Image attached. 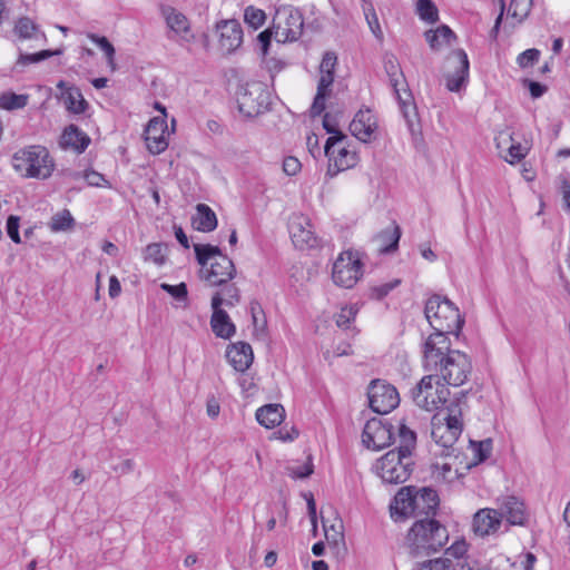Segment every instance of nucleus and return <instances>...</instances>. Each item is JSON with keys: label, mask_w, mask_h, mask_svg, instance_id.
<instances>
[{"label": "nucleus", "mask_w": 570, "mask_h": 570, "mask_svg": "<svg viewBox=\"0 0 570 570\" xmlns=\"http://www.w3.org/2000/svg\"><path fill=\"white\" fill-rule=\"evenodd\" d=\"M394 430L391 422L373 417L364 426L362 441L367 449L382 450L392 444Z\"/></svg>", "instance_id": "2eb2a0df"}, {"label": "nucleus", "mask_w": 570, "mask_h": 570, "mask_svg": "<svg viewBox=\"0 0 570 570\" xmlns=\"http://www.w3.org/2000/svg\"><path fill=\"white\" fill-rule=\"evenodd\" d=\"M498 509L497 513L499 514L500 522L503 518L510 524L513 525H523L527 520L525 507L522 501H520L517 497L507 495L498 499Z\"/></svg>", "instance_id": "412c9836"}, {"label": "nucleus", "mask_w": 570, "mask_h": 570, "mask_svg": "<svg viewBox=\"0 0 570 570\" xmlns=\"http://www.w3.org/2000/svg\"><path fill=\"white\" fill-rule=\"evenodd\" d=\"M465 552L466 543L464 541H456L449 549H446L445 554L454 557L456 561H462L461 558Z\"/></svg>", "instance_id": "e2e57ef3"}, {"label": "nucleus", "mask_w": 570, "mask_h": 570, "mask_svg": "<svg viewBox=\"0 0 570 570\" xmlns=\"http://www.w3.org/2000/svg\"><path fill=\"white\" fill-rule=\"evenodd\" d=\"M471 445L473 448L476 462L481 463L484 462L492 452V440L485 439L479 442L471 441Z\"/></svg>", "instance_id": "8fccbe9b"}, {"label": "nucleus", "mask_w": 570, "mask_h": 570, "mask_svg": "<svg viewBox=\"0 0 570 570\" xmlns=\"http://www.w3.org/2000/svg\"><path fill=\"white\" fill-rule=\"evenodd\" d=\"M75 219L68 209H63L55 214L51 218L49 227L52 232L67 230L72 227Z\"/></svg>", "instance_id": "a18cd8bd"}, {"label": "nucleus", "mask_w": 570, "mask_h": 570, "mask_svg": "<svg viewBox=\"0 0 570 570\" xmlns=\"http://www.w3.org/2000/svg\"><path fill=\"white\" fill-rule=\"evenodd\" d=\"M323 528L327 544L337 553L345 551L346 546L343 533V522L337 520L335 523L327 525V523L323 521Z\"/></svg>", "instance_id": "c756f323"}, {"label": "nucleus", "mask_w": 570, "mask_h": 570, "mask_svg": "<svg viewBox=\"0 0 570 570\" xmlns=\"http://www.w3.org/2000/svg\"><path fill=\"white\" fill-rule=\"evenodd\" d=\"M416 9L423 21L434 23L439 20V11L432 0H417Z\"/></svg>", "instance_id": "c03bdc74"}, {"label": "nucleus", "mask_w": 570, "mask_h": 570, "mask_svg": "<svg viewBox=\"0 0 570 570\" xmlns=\"http://www.w3.org/2000/svg\"><path fill=\"white\" fill-rule=\"evenodd\" d=\"M19 223L20 218L14 215H10L7 219V234L11 238V240L16 244L21 243L20 234H19Z\"/></svg>", "instance_id": "13d9d810"}, {"label": "nucleus", "mask_w": 570, "mask_h": 570, "mask_svg": "<svg viewBox=\"0 0 570 570\" xmlns=\"http://www.w3.org/2000/svg\"><path fill=\"white\" fill-rule=\"evenodd\" d=\"M213 296H218L220 299V306L225 304L226 306H235L240 301L239 289L235 284H228L222 286L220 291L214 293Z\"/></svg>", "instance_id": "ea45409f"}, {"label": "nucleus", "mask_w": 570, "mask_h": 570, "mask_svg": "<svg viewBox=\"0 0 570 570\" xmlns=\"http://www.w3.org/2000/svg\"><path fill=\"white\" fill-rule=\"evenodd\" d=\"M417 570H454L453 561L449 558H436L417 564Z\"/></svg>", "instance_id": "09e8293b"}, {"label": "nucleus", "mask_w": 570, "mask_h": 570, "mask_svg": "<svg viewBox=\"0 0 570 570\" xmlns=\"http://www.w3.org/2000/svg\"><path fill=\"white\" fill-rule=\"evenodd\" d=\"M377 129V120L368 108L360 109L350 124L351 134L362 142H370Z\"/></svg>", "instance_id": "4be33fe9"}, {"label": "nucleus", "mask_w": 570, "mask_h": 570, "mask_svg": "<svg viewBox=\"0 0 570 570\" xmlns=\"http://www.w3.org/2000/svg\"><path fill=\"white\" fill-rule=\"evenodd\" d=\"M540 57V51L538 49H527L525 51L521 52L518 58V65L521 68H528L530 66H533Z\"/></svg>", "instance_id": "6e6d98bb"}, {"label": "nucleus", "mask_w": 570, "mask_h": 570, "mask_svg": "<svg viewBox=\"0 0 570 570\" xmlns=\"http://www.w3.org/2000/svg\"><path fill=\"white\" fill-rule=\"evenodd\" d=\"M168 127L165 118L154 117L145 129V141L148 150L158 155L168 147Z\"/></svg>", "instance_id": "a211bd4d"}, {"label": "nucleus", "mask_w": 570, "mask_h": 570, "mask_svg": "<svg viewBox=\"0 0 570 570\" xmlns=\"http://www.w3.org/2000/svg\"><path fill=\"white\" fill-rule=\"evenodd\" d=\"M145 259L157 265H163L165 263V254L161 244H149L145 249Z\"/></svg>", "instance_id": "603ef678"}, {"label": "nucleus", "mask_w": 570, "mask_h": 570, "mask_svg": "<svg viewBox=\"0 0 570 570\" xmlns=\"http://www.w3.org/2000/svg\"><path fill=\"white\" fill-rule=\"evenodd\" d=\"M226 357L237 372L244 373L254 361L253 348L246 342H237L228 346Z\"/></svg>", "instance_id": "b1692460"}, {"label": "nucleus", "mask_w": 570, "mask_h": 570, "mask_svg": "<svg viewBox=\"0 0 570 570\" xmlns=\"http://www.w3.org/2000/svg\"><path fill=\"white\" fill-rule=\"evenodd\" d=\"M425 39L431 49L439 50L444 45H451L456 39V36L450 27L442 24L436 30H428Z\"/></svg>", "instance_id": "7c9ffc66"}, {"label": "nucleus", "mask_w": 570, "mask_h": 570, "mask_svg": "<svg viewBox=\"0 0 570 570\" xmlns=\"http://www.w3.org/2000/svg\"><path fill=\"white\" fill-rule=\"evenodd\" d=\"M528 88L533 98H539L547 91V86L532 80L528 81Z\"/></svg>", "instance_id": "338daca9"}, {"label": "nucleus", "mask_w": 570, "mask_h": 570, "mask_svg": "<svg viewBox=\"0 0 570 570\" xmlns=\"http://www.w3.org/2000/svg\"><path fill=\"white\" fill-rule=\"evenodd\" d=\"M400 284H401V279L395 278L391 282H387V283H384V284H381L377 286H372L370 288V297L380 301V299L384 298L385 296H387L389 293L391 291H393L395 287H397Z\"/></svg>", "instance_id": "3c124183"}, {"label": "nucleus", "mask_w": 570, "mask_h": 570, "mask_svg": "<svg viewBox=\"0 0 570 570\" xmlns=\"http://www.w3.org/2000/svg\"><path fill=\"white\" fill-rule=\"evenodd\" d=\"M108 291H109V296L111 298H115L120 294L121 286L116 276H111L109 278V289Z\"/></svg>", "instance_id": "774afa93"}, {"label": "nucleus", "mask_w": 570, "mask_h": 570, "mask_svg": "<svg viewBox=\"0 0 570 570\" xmlns=\"http://www.w3.org/2000/svg\"><path fill=\"white\" fill-rule=\"evenodd\" d=\"M266 18L265 11L254 6H248L244 11L245 22L255 30L264 26Z\"/></svg>", "instance_id": "49530a36"}, {"label": "nucleus", "mask_w": 570, "mask_h": 570, "mask_svg": "<svg viewBox=\"0 0 570 570\" xmlns=\"http://www.w3.org/2000/svg\"><path fill=\"white\" fill-rule=\"evenodd\" d=\"M63 98L67 110L72 114H83L89 107L80 89L77 87H69L63 94Z\"/></svg>", "instance_id": "72a5a7b5"}, {"label": "nucleus", "mask_w": 570, "mask_h": 570, "mask_svg": "<svg viewBox=\"0 0 570 570\" xmlns=\"http://www.w3.org/2000/svg\"><path fill=\"white\" fill-rule=\"evenodd\" d=\"M88 38L92 42H95L105 52L107 60H108V65L110 66V68L112 70H115V68H116V65H115L116 50H115V47L112 46V43L106 37H100L95 33L88 35Z\"/></svg>", "instance_id": "de8ad7c7"}, {"label": "nucleus", "mask_w": 570, "mask_h": 570, "mask_svg": "<svg viewBox=\"0 0 570 570\" xmlns=\"http://www.w3.org/2000/svg\"><path fill=\"white\" fill-rule=\"evenodd\" d=\"M365 17H366V21H367L368 27L372 30V32L375 35L376 38L381 39L382 38V30H381V27H380V23H379V19H377V16H376L374 9L371 8L365 13Z\"/></svg>", "instance_id": "680f3d73"}, {"label": "nucleus", "mask_w": 570, "mask_h": 570, "mask_svg": "<svg viewBox=\"0 0 570 570\" xmlns=\"http://www.w3.org/2000/svg\"><path fill=\"white\" fill-rule=\"evenodd\" d=\"M220 49L227 53L235 51L243 42V29L235 19L222 20L216 23Z\"/></svg>", "instance_id": "6ab92c4d"}, {"label": "nucleus", "mask_w": 570, "mask_h": 570, "mask_svg": "<svg viewBox=\"0 0 570 570\" xmlns=\"http://www.w3.org/2000/svg\"><path fill=\"white\" fill-rule=\"evenodd\" d=\"M440 500L435 490L413 485L404 487L395 494L391 503L392 517L434 518Z\"/></svg>", "instance_id": "7ed1b4c3"}, {"label": "nucleus", "mask_w": 570, "mask_h": 570, "mask_svg": "<svg viewBox=\"0 0 570 570\" xmlns=\"http://www.w3.org/2000/svg\"><path fill=\"white\" fill-rule=\"evenodd\" d=\"M272 27L274 29V39L277 42H294L303 32V13L292 4H282L275 9Z\"/></svg>", "instance_id": "0eeeda50"}, {"label": "nucleus", "mask_w": 570, "mask_h": 570, "mask_svg": "<svg viewBox=\"0 0 570 570\" xmlns=\"http://www.w3.org/2000/svg\"><path fill=\"white\" fill-rule=\"evenodd\" d=\"M449 411L445 423L434 425L431 433L435 443L443 448L441 454L444 455L450 454V449L453 448L462 433L461 410L459 405L452 404Z\"/></svg>", "instance_id": "f8f14e48"}, {"label": "nucleus", "mask_w": 570, "mask_h": 570, "mask_svg": "<svg viewBox=\"0 0 570 570\" xmlns=\"http://www.w3.org/2000/svg\"><path fill=\"white\" fill-rule=\"evenodd\" d=\"M449 541V532L435 518L415 520L405 538V549L413 559L440 551Z\"/></svg>", "instance_id": "f03ea898"}, {"label": "nucleus", "mask_w": 570, "mask_h": 570, "mask_svg": "<svg viewBox=\"0 0 570 570\" xmlns=\"http://www.w3.org/2000/svg\"><path fill=\"white\" fill-rule=\"evenodd\" d=\"M400 237L401 229L396 224H393L391 228H386L376 235L377 250L384 254L394 252L399 246Z\"/></svg>", "instance_id": "c85d7f7f"}, {"label": "nucleus", "mask_w": 570, "mask_h": 570, "mask_svg": "<svg viewBox=\"0 0 570 570\" xmlns=\"http://www.w3.org/2000/svg\"><path fill=\"white\" fill-rule=\"evenodd\" d=\"M288 475L293 479H304L309 476L314 471V465L312 463V458L308 456V460L303 465L297 466H289L288 469Z\"/></svg>", "instance_id": "5fc2aeb1"}, {"label": "nucleus", "mask_w": 570, "mask_h": 570, "mask_svg": "<svg viewBox=\"0 0 570 570\" xmlns=\"http://www.w3.org/2000/svg\"><path fill=\"white\" fill-rule=\"evenodd\" d=\"M62 53V50L61 49H56V50H41L39 52H36V53H22L20 52L19 55V58L16 62V66L14 68L19 70V67H26L30 63H38L42 60H46L52 56H58V55H61Z\"/></svg>", "instance_id": "e433bc0d"}, {"label": "nucleus", "mask_w": 570, "mask_h": 570, "mask_svg": "<svg viewBox=\"0 0 570 570\" xmlns=\"http://www.w3.org/2000/svg\"><path fill=\"white\" fill-rule=\"evenodd\" d=\"M16 171L27 178L47 179L55 170V161L49 150L40 145L19 149L12 156Z\"/></svg>", "instance_id": "423d86ee"}, {"label": "nucleus", "mask_w": 570, "mask_h": 570, "mask_svg": "<svg viewBox=\"0 0 570 570\" xmlns=\"http://www.w3.org/2000/svg\"><path fill=\"white\" fill-rule=\"evenodd\" d=\"M213 314L210 318L212 331L217 337L230 338L236 331L235 325L230 321L226 311L220 307V299L218 296L212 297Z\"/></svg>", "instance_id": "5701e85b"}, {"label": "nucleus", "mask_w": 570, "mask_h": 570, "mask_svg": "<svg viewBox=\"0 0 570 570\" xmlns=\"http://www.w3.org/2000/svg\"><path fill=\"white\" fill-rule=\"evenodd\" d=\"M285 410L281 404H266L256 411L257 422L266 429H273L284 420Z\"/></svg>", "instance_id": "bb28decb"}, {"label": "nucleus", "mask_w": 570, "mask_h": 570, "mask_svg": "<svg viewBox=\"0 0 570 570\" xmlns=\"http://www.w3.org/2000/svg\"><path fill=\"white\" fill-rule=\"evenodd\" d=\"M384 70L389 77L390 85L399 101L400 108L406 119H409V108L413 107V97L407 87L401 66L394 55L384 56Z\"/></svg>", "instance_id": "9b49d317"}, {"label": "nucleus", "mask_w": 570, "mask_h": 570, "mask_svg": "<svg viewBox=\"0 0 570 570\" xmlns=\"http://www.w3.org/2000/svg\"><path fill=\"white\" fill-rule=\"evenodd\" d=\"M14 32L21 39H37L39 36L45 38V35L39 32L38 26L28 17H22L17 21Z\"/></svg>", "instance_id": "4c0bfd02"}, {"label": "nucleus", "mask_w": 570, "mask_h": 570, "mask_svg": "<svg viewBox=\"0 0 570 570\" xmlns=\"http://www.w3.org/2000/svg\"><path fill=\"white\" fill-rule=\"evenodd\" d=\"M134 469L135 462L131 459H126L121 461L119 464L112 466V470L121 475L132 472Z\"/></svg>", "instance_id": "69168bd1"}, {"label": "nucleus", "mask_w": 570, "mask_h": 570, "mask_svg": "<svg viewBox=\"0 0 570 570\" xmlns=\"http://www.w3.org/2000/svg\"><path fill=\"white\" fill-rule=\"evenodd\" d=\"M362 275V263L357 255L352 250L340 254L333 264L332 278L338 286L351 288Z\"/></svg>", "instance_id": "ddd939ff"}, {"label": "nucleus", "mask_w": 570, "mask_h": 570, "mask_svg": "<svg viewBox=\"0 0 570 570\" xmlns=\"http://www.w3.org/2000/svg\"><path fill=\"white\" fill-rule=\"evenodd\" d=\"M414 461L411 455L391 450L376 462V470L383 482L399 484L405 482L412 471Z\"/></svg>", "instance_id": "1a4fd4ad"}, {"label": "nucleus", "mask_w": 570, "mask_h": 570, "mask_svg": "<svg viewBox=\"0 0 570 570\" xmlns=\"http://www.w3.org/2000/svg\"><path fill=\"white\" fill-rule=\"evenodd\" d=\"M449 70L444 77L449 91L459 92L469 79V59L463 49H456L450 53L446 60Z\"/></svg>", "instance_id": "dca6fc26"}, {"label": "nucleus", "mask_w": 570, "mask_h": 570, "mask_svg": "<svg viewBox=\"0 0 570 570\" xmlns=\"http://www.w3.org/2000/svg\"><path fill=\"white\" fill-rule=\"evenodd\" d=\"M397 432L400 444L395 451L402 452L404 455L412 456V451L416 445V433L409 429L404 423H399Z\"/></svg>", "instance_id": "f704fd0d"}, {"label": "nucleus", "mask_w": 570, "mask_h": 570, "mask_svg": "<svg viewBox=\"0 0 570 570\" xmlns=\"http://www.w3.org/2000/svg\"><path fill=\"white\" fill-rule=\"evenodd\" d=\"M83 178L86 179L89 186L94 187H100L106 181L104 175L95 170H86L83 173Z\"/></svg>", "instance_id": "0e129e2a"}, {"label": "nucleus", "mask_w": 570, "mask_h": 570, "mask_svg": "<svg viewBox=\"0 0 570 570\" xmlns=\"http://www.w3.org/2000/svg\"><path fill=\"white\" fill-rule=\"evenodd\" d=\"M499 514L495 509H481L473 518L472 528L475 534L485 537L494 533L500 528Z\"/></svg>", "instance_id": "a878e982"}, {"label": "nucleus", "mask_w": 570, "mask_h": 570, "mask_svg": "<svg viewBox=\"0 0 570 570\" xmlns=\"http://www.w3.org/2000/svg\"><path fill=\"white\" fill-rule=\"evenodd\" d=\"M450 395L449 387L441 382V379L429 373L423 376L416 386L412 390L414 403L429 412L440 409L448 401Z\"/></svg>", "instance_id": "6e6552de"}, {"label": "nucleus", "mask_w": 570, "mask_h": 570, "mask_svg": "<svg viewBox=\"0 0 570 570\" xmlns=\"http://www.w3.org/2000/svg\"><path fill=\"white\" fill-rule=\"evenodd\" d=\"M532 0H511L508 13L521 23L530 13Z\"/></svg>", "instance_id": "37998d69"}, {"label": "nucleus", "mask_w": 570, "mask_h": 570, "mask_svg": "<svg viewBox=\"0 0 570 570\" xmlns=\"http://www.w3.org/2000/svg\"><path fill=\"white\" fill-rule=\"evenodd\" d=\"M367 397L370 407L379 414L391 412L400 402L396 389L381 380H373L370 383Z\"/></svg>", "instance_id": "4468645a"}, {"label": "nucleus", "mask_w": 570, "mask_h": 570, "mask_svg": "<svg viewBox=\"0 0 570 570\" xmlns=\"http://www.w3.org/2000/svg\"><path fill=\"white\" fill-rule=\"evenodd\" d=\"M161 16L165 19L169 31L174 33L179 45L191 43L195 41V35L191 31L188 18L177 9L170 6L161 8Z\"/></svg>", "instance_id": "f3484780"}, {"label": "nucleus", "mask_w": 570, "mask_h": 570, "mask_svg": "<svg viewBox=\"0 0 570 570\" xmlns=\"http://www.w3.org/2000/svg\"><path fill=\"white\" fill-rule=\"evenodd\" d=\"M160 288L171 295L177 301H186L188 296L187 285L185 283H179L177 285H170L167 283H161Z\"/></svg>", "instance_id": "864d4df0"}, {"label": "nucleus", "mask_w": 570, "mask_h": 570, "mask_svg": "<svg viewBox=\"0 0 570 570\" xmlns=\"http://www.w3.org/2000/svg\"><path fill=\"white\" fill-rule=\"evenodd\" d=\"M289 234L293 244L299 249L311 248L317 245L311 222L305 216H295L291 219Z\"/></svg>", "instance_id": "aec40b11"}, {"label": "nucleus", "mask_w": 570, "mask_h": 570, "mask_svg": "<svg viewBox=\"0 0 570 570\" xmlns=\"http://www.w3.org/2000/svg\"><path fill=\"white\" fill-rule=\"evenodd\" d=\"M425 317L432 328L433 334L446 336V334L458 335L461 331L464 320L459 308L446 297L432 295L425 303Z\"/></svg>", "instance_id": "39448f33"}, {"label": "nucleus", "mask_w": 570, "mask_h": 570, "mask_svg": "<svg viewBox=\"0 0 570 570\" xmlns=\"http://www.w3.org/2000/svg\"><path fill=\"white\" fill-rule=\"evenodd\" d=\"M194 252L200 265L199 276L210 286H223L236 275L233 261L218 246L195 244Z\"/></svg>", "instance_id": "20e7f679"}, {"label": "nucleus", "mask_w": 570, "mask_h": 570, "mask_svg": "<svg viewBox=\"0 0 570 570\" xmlns=\"http://www.w3.org/2000/svg\"><path fill=\"white\" fill-rule=\"evenodd\" d=\"M338 171L354 167L357 163V156L355 151H351L345 146L340 147L337 150L334 148L332 159Z\"/></svg>", "instance_id": "c9c22d12"}, {"label": "nucleus", "mask_w": 570, "mask_h": 570, "mask_svg": "<svg viewBox=\"0 0 570 570\" xmlns=\"http://www.w3.org/2000/svg\"><path fill=\"white\" fill-rule=\"evenodd\" d=\"M237 104L240 114L253 118L268 110L271 94L261 81L247 82L238 92Z\"/></svg>", "instance_id": "9d476101"}, {"label": "nucleus", "mask_w": 570, "mask_h": 570, "mask_svg": "<svg viewBox=\"0 0 570 570\" xmlns=\"http://www.w3.org/2000/svg\"><path fill=\"white\" fill-rule=\"evenodd\" d=\"M272 38H274V29L272 24L257 36V42L261 46V50L264 56L268 53Z\"/></svg>", "instance_id": "bf43d9fd"}, {"label": "nucleus", "mask_w": 570, "mask_h": 570, "mask_svg": "<svg viewBox=\"0 0 570 570\" xmlns=\"http://www.w3.org/2000/svg\"><path fill=\"white\" fill-rule=\"evenodd\" d=\"M193 226L195 229L209 233L217 227V217L215 212L206 204H198L196 215L193 217Z\"/></svg>", "instance_id": "cd10ccee"}, {"label": "nucleus", "mask_w": 570, "mask_h": 570, "mask_svg": "<svg viewBox=\"0 0 570 570\" xmlns=\"http://www.w3.org/2000/svg\"><path fill=\"white\" fill-rule=\"evenodd\" d=\"M28 95H17L14 92H3L0 96V108L6 110L21 109L28 104Z\"/></svg>", "instance_id": "79ce46f5"}, {"label": "nucleus", "mask_w": 570, "mask_h": 570, "mask_svg": "<svg viewBox=\"0 0 570 570\" xmlns=\"http://www.w3.org/2000/svg\"><path fill=\"white\" fill-rule=\"evenodd\" d=\"M337 62V57L334 52H326L320 65V80L326 79L328 81V88H331L334 81V70Z\"/></svg>", "instance_id": "a19ab883"}, {"label": "nucleus", "mask_w": 570, "mask_h": 570, "mask_svg": "<svg viewBox=\"0 0 570 570\" xmlns=\"http://www.w3.org/2000/svg\"><path fill=\"white\" fill-rule=\"evenodd\" d=\"M356 309L353 306L343 307L336 315V325L342 328H347L351 322L355 318Z\"/></svg>", "instance_id": "4d7b16f0"}, {"label": "nucleus", "mask_w": 570, "mask_h": 570, "mask_svg": "<svg viewBox=\"0 0 570 570\" xmlns=\"http://www.w3.org/2000/svg\"><path fill=\"white\" fill-rule=\"evenodd\" d=\"M90 137L79 129L76 125H69L62 131L59 146L67 150L72 149L78 154H82L90 145Z\"/></svg>", "instance_id": "393cba45"}, {"label": "nucleus", "mask_w": 570, "mask_h": 570, "mask_svg": "<svg viewBox=\"0 0 570 570\" xmlns=\"http://www.w3.org/2000/svg\"><path fill=\"white\" fill-rule=\"evenodd\" d=\"M450 346L448 336L431 334L424 343L423 367L436 374L446 386H460L468 380L472 364L466 354Z\"/></svg>", "instance_id": "f257e3e1"}, {"label": "nucleus", "mask_w": 570, "mask_h": 570, "mask_svg": "<svg viewBox=\"0 0 570 570\" xmlns=\"http://www.w3.org/2000/svg\"><path fill=\"white\" fill-rule=\"evenodd\" d=\"M497 147L501 148L502 145H507L511 141V145L508 147L509 159L505 158L510 164H514L523 159L528 153V148L521 146L520 142H514L513 138L510 134L501 132L497 138Z\"/></svg>", "instance_id": "473e14b6"}, {"label": "nucleus", "mask_w": 570, "mask_h": 570, "mask_svg": "<svg viewBox=\"0 0 570 570\" xmlns=\"http://www.w3.org/2000/svg\"><path fill=\"white\" fill-rule=\"evenodd\" d=\"M301 163L296 157H286L283 161V170L288 176H294L301 170Z\"/></svg>", "instance_id": "052dcab7"}, {"label": "nucleus", "mask_w": 570, "mask_h": 570, "mask_svg": "<svg viewBox=\"0 0 570 570\" xmlns=\"http://www.w3.org/2000/svg\"><path fill=\"white\" fill-rule=\"evenodd\" d=\"M323 127L327 134H332V136L327 138L324 147L325 156L328 157V159H332L334 154V146L343 142L346 139V136L336 129L335 124L332 122L331 116L328 114H325L323 118Z\"/></svg>", "instance_id": "2f4dec72"}, {"label": "nucleus", "mask_w": 570, "mask_h": 570, "mask_svg": "<svg viewBox=\"0 0 570 570\" xmlns=\"http://www.w3.org/2000/svg\"><path fill=\"white\" fill-rule=\"evenodd\" d=\"M328 81L326 79L318 80L317 92L311 107V116H320L325 110V100L330 95Z\"/></svg>", "instance_id": "58836bf2"}]
</instances>
